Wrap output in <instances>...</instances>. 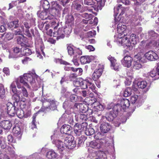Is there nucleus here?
I'll return each instance as SVG.
<instances>
[{
  "label": "nucleus",
  "instance_id": "obj_17",
  "mask_svg": "<svg viewBox=\"0 0 159 159\" xmlns=\"http://www.w3.org/2000/svg\"><path fill=\"white\" fill-rule=\"evenodd\" d=\"M93 3H94L92 5V7L95 10H101L104 6V0H95V1H93Z\"/></svg>",
  "mask_w": 159,
  "mask_h": 159
},
{
  "label": "nucleus",
  "instance_id": "obj_41",
  "mask_svg": "<svg viewBox=\"0 0 159 159\" xmlns=\"http://www.w3.org/2000/svg\"><path fill=\"white\" fill-rule=\"evenodd\" d=\"M24 32V28L23 25H21L19 29L16 30L15 32V34L16 35H22L23 32Z\"/></svg>",
  "mask_w": 159,
  "mask_h": 159
},
{
  "label": "nucleus",
  "instance_id": "obj_8",
  "mask_svg": "<svg viewBox=\"0 0 159 159\" xmlns=\"http://www.w3.org/2000/svg\"><path fill=\"white\" fill-rule=\"evenodd\" d=\"M64 143L66 147L70 149H73L76 146L74 137L71 135H69L65 137Z\"/></svg>",
  "mask_w": 159,
  "mask_h": 159
},
{
  "label": "nucleus",
  "instance_id": "obj_21",
  "mask_svg": "<svg viewBox=\"0 0 159 159\" xmlns=\"http://www.w3.org/2000/svg\"><path fill=\"white\" fill-rule=\"evenodd\" d=\"M72 128L68 125H63L61 128V132L62 133L70 135Z\"/></svg>",
  "mask_w": 159,
  "mask_h": 159
},
{
  "label": "nucleus",
  "instance_id": "obj_35",
  "mask_svg": "<svg viewBox=\"0 0 159 159\" xmlns=\"http://www.w3.org/2000/svg\"><path fill=\"white\" fill-rule=\"evenodd\" d=\"M67 49L68 53L70 56H71L72 55L75 54V53H76V52H77L78 51L77 50L79 49V48H78L76 50H74L73 48L70 46H68Z\"/></svg>",
  "mask_w": 159,
  "mask_h": 159
},
{
  "label": "nucleus",
  "instance_id": "obj_18",
  "mask_svg": "<svg viewBox=\"0 0 159 159\" xmlns=\"http://www.w3.org/2000/svg\"><path fill=\"white\" fill-rule=\"evenodd\" d=\"M127 27L126 26L124 25H122L121 23H120L117 25V30L118 33L119 34L118 35H120V36L121 35L123 36L124 34H127L126 32L127 30H126Z\"/></svg>",
  "mask_w": 159,
  "mask_h": 159
},
{
  "label": "nucleus",
  "instance_id": "obj_61",
  "mask_svg": "<svg viewBox=\"0 0 159 159\" xmlns=\"http://www.w3.org/2000/svg\"><path fill=\"white\" fill-rule=\"evenodd\" d=\"M75 7L77 10L80 11V12L82 11L81 9L82 7L80 4L76 3L75 5Z\"/></svg>",
  "mask_w": 159,
  "mask_h": 159
},
{
  "label": "nucleus",
  "instance_id": "obj_20",
  "mask_svg": "<svg viewBox=\"0 0 159 159\" xmlns=\"http://www.w3.org/2000/svg\"><path fill=\"white\" fill-rule=\"evenodd\" d=\"M77 52L76 53L73 54L74 56L72 60V61L73 62L74 65L75 66H78L79 64L78 63V59L79 58L80 56L82 54V52L79 49L77 50Z\"/></svg>",
  "mask_w": 159,
  "mask_h": 159
},
{
  "label": "nucleus",
  "instance_id": "obj_24",
  "mask_svg": "<svg viewBox=\"0 0 159 159\" xmlns=\"http://www.w3.org/2000/svg\"><path fill=\"white\" fill-rule=\"evenodd\" d=\"M0 126L5 129H8L11 128V124L9 120H4L0 123Z\"/></svg>",
  "mask_w": 159,
  "mask_h": 159
},
{
  "label": "nucleus",
  "instance_id": "obj_44",
  "mask_svg": "<svg viewBox=\"0 0 159 159\" xmlns=\"http://www.w3.org/2000/svg\"><path fill=\"white\" fill-rule=\"evenodd\" d=\"M49 24L51 27L54 28V30L57 27L59 26V24L57 21H50L49 22Z\"/></svg>",
  "mask_w": 159,
  "mask_h": 159
},
{
  "label": "nucleus",
  "instance_id": "obj_25",
  "mask_svg": "<svg viewBox=\"0 0 159 159\" xmlns=\"http://www.w3.org/2000/svg\"><path fill=\"white\" fill-rule=\"evenodd\" d=\"M93 58L92 56H83L81 57L80 61L81 63L83 64H85L89 63L91 61Z\"/></svg>",
  "mask_w": 159,
  "mask_h": 159
},
{
  "label": "nucleus",
  "instance_id": "obj_56",
  "mask_svg": "<svg viewBox=\"0 0 159 159\" xmlns=\"http://www.w3.org/2000/svg\"><path fill=\"white\" fill-rule=\"evenodd\" d=\"M13 35L10 33H7L5 35V38L6 39L9 40L13 39Z\"/></svg>",
  "mask_w": 159,
  "mask_h": 159
},
{
  "label": "nucleus",
  "instance_id": "obj_64",
  "mask_svg": "<svg viewBox=\"0 0 159 159\" xmlns=\"http://www.w3.org/2000/svg\"><path fill=\"white\" fill-rule=\"evenodd\" d=\"M26 159H39L38 157V154L34 153V154L29 157V158Z\"/></svg>",
  "mask_w": 159,
  "mask_h": 159
},
{
  "label": "nucleus",
  "instance_id": "obj_45",
  "mask_svg": "<svg viewBox=\"0 0 159 159\" xmlns=\"http://www.w3.org/2000/svg\"><path fill=\"white\" fill-rule=\"evenodd\" d=\"M14 94L12 96V99L16 102H18L20 101H21V98L17 93H14Z\"/></svg>",
  "mask_w": 159,
  "mask_h": 159
},
{
  "label": "nucleus",
  "instance_id": "obj_1",
  "mask_svg": "<svg viewBox=\"0 0 159 159\" xmlns=\"http://www.w3.org/2000/svg\"><path fill=\"white\" fill-rule=\"evenodd\" d=\"M38 77V76L35 73L32 72L24 74L23 75L20 76L12 83L10 88L13 93H16L18 90H17L16 85L18 89L21 88V84L28 88L29 87V83L31 85L34 86L35 82V78L37 79Z\"/></svg>",
  "mask_w": 159,
  "mask_h": 159
},
{
  "label": "nucleus",
  "instance_id": "obj_31",
  "mask_svg": "<svg viewBox=\"0 0 159 159\" xmlns=\"http://www.w3.org/2000/svg\"><path fill=\"white\" fill-rule=\"evenodd\" d=\"M41 3L42 5L44 10L48 11L50 5L49 2L47 0H42L41 1Z\"/></svg>",
  "mask_w": 159,
  "mask_h": 159
},
{
  "label": "nucleus",
  "instance_id": "obj_14",
  "mask_svg": "<svg viewBox=\"0 0 159 159\" xmlns=\"http://www.w3.org/2000/svg\"><path fill=\"white\" fill-rule=\"evenodd\" d=\"M24 25L26 29H24L25 34L29 37H32V35H34V30L33 29H30V32L29 29L31 27V25L29 23L25 22L24 23Z\"/></svg>",
  "mask_w": 159,
  "mask_h": 159
},
{
  "label": "nucleus",
  "instance_id": "obj_32",
  "mask_svg": "<svg viewBox=\"0 0 159 159\" xmlns=\"http://www.w3.org/2000/svg\"><path fill=\"white\" fill-rule=\"evenodd\" d=\"M90 146L93 148L99 149L101 148L100 144H99L98 141H93L90 143Z\"/></svg>",
  "mask_w": 159,
  "mask_h": 159
},
{
  "label": "nucleus",
  "instance_id": "obj_43",
  "mask_svg": "<svg viewBox=\"0 0 159 159\" xmlns=\"http://www.w3.org/2000/svg\"><path fill=\"white\" fill-rule=\"evenodd\" d=\"M130 101L133 104L137 103L138 101V96L136 95L132 96L130 98Z\"/></svg>",
  "mask_w": 159,
  "mask_h": 159
},
{
  "label": "nucleus",
  "instance_id": "obj_48",
  "mask_svg": "<svg viewBox=\"0 0 159 159\" xmlns=\"http://www.w3.org/2000/svg\"><path fill=\"white\" fill-rule=\"evenodd\" d=\"M88 87H89L93 92L94 93L96 92V91L95 90V85L89 81H88Z\"/></svg>",
  "mask_w": 159,
  "mask_h": 159
},
{
  "label": "nucleus",
  "instance_id": "obj_30",
  "mask_svg": "<svg viewBox=\"0 0 159 159\" xmlns=\"http://www.w3.org/2000/svg\"><path fill=\"white\" fill-rule=\"evenodd\" d=\"M74 132L77 136H80L82 134L83 130L80 128L79 124L76 123L74 126Z\"/></svg>",
  "mask_w": 159,
  "mask_h": 159
},
{
  "label": "nucleus",
  "instance_id": "obj_22",
  "mask_svg": "<svg viewBox=\"0 0 159 159\" xmlns=\"http://www.w3.org/2000/svg\"><path fill=\"white\" fill-rule=\"evenodd\" d=\"M19 20H16L8 23L7 25L8 28L11 30H13L14 29L19 27Z\"/></svg>",
  "mask_w": 159,
  "mask_h": 159
},
{
  "label": "nucleus",
  "instance_id": "obj_19",
  "mask_svg": "<svg viewBox=\"0 0 159 159\" xmlns=\"http://www.w3.org/2000/svg\"><path fill=\"white\" fill-rule=\"evenodd\" d=\"M17 42L18 44L20 45L21 47H25L28 41L27 38L23 35L17 37Z\"/></svg>",
  "mask_w": 159,
  "mask_h": 159
},
{
  "label": "nucleus",
  "instance_id": "obj_3",
  "mask_svg": "<svg viewBox=\"0 0 159 159\" xmlns=\"http://www.w3.org/2000/svg\"><path fill=\"white\" fill-rule=\"evenodd\" d=\"M115 40L118 43L121 44L124 47H129L131 45V43L128 36L127 34H124L123 36L120 35L115 36Z\"/></svg>",
  "mask_w": 159,
  "mask_h": 159
},
{
  "label": "nucleus",
  "instance_id": "obj_53",
  "mask_svg": "<svg viewBox=\"0 0 159 159\" xmlns=\"http://www.w3.org/2000/svg\"><path fill=\"white\" fill-rule=\"evenodd\" d=\"M56 62L59 63L61 64H63L65 65H69L70 64L69 63L61 59H57L56 60Z\"/></svg>",
  "mask_w": 159,
  "mask_h": 159
},
{
  "label": "nucleus",
  "instance_id": "obj_42",
  "mask_svg": "<svg viewBox=\"0 0 159 159\" xmlns=\"http://www.w3.org/2000/svg\"><path fill=\"white\" fill-rule=\"evenodd\" d=\"M38 113V112L34 114L32 117L33 120L31 123V127L33 129H36V125L35 124V122H36L35 119Z\"/></svg>",
  "mask_w": 159,
  "mask_h": 159
},
{
  "label": "nucleus",
  "instance_id": "obj_26",
  "mask_svg": "<svg viewBox=\"0 0 159 159\" xmlns=\"http://www.w3.org/2000/svg\"><path fill=\"white\" fill-rule=\"evenodd\" d=\"M150 75L152 77H155V79L159 78V68L158 67L152 70L150 73Z\"/></svg>",
  "mask_w": 159,
  "mask_h": 159
},
{
  "label": "nucleus",
  "instance_id": "obj_7",
  "mask_svg": "<svg viewBox=\"0 0 159 159\" xmlns=\"http://www.w3.org/2000/svg\"><path fill=\"white\" fill-rule=\"evenodd\" d=\"M129 101L128 99L124 98L121 100L120 104H118L114 106V109L119 112L124 111L125 110L129 107Z\"/></svg>",
  "mask_w": 159,
  "mask_h": 159
},
{
  "label": "nucleus",
  "instance_id": "obj_58",
  "mask_svg": "<svg viewBox=\"0 0 159 159\" xmlns=\"http://www.w3.org/2000/svg\"><path fill=\"white\" fill-rule=\"evenodd\" d=\"M102 68H100L96 69L94 73H95L98 75V76L100 77L102 74Z\"/></svg>",
  "mask_w": 159,
  "mask_h": 159
},
{
  "label": "nucleus",
  "instance_id": "obj_34",
  "mask_svg": "<svg viewBox=\"0 0 159 159\" xmlns=\"http://www.w3.org/2000/svg\"><path fill=\"white\" fill-rule=\"evenodd\" d=\"M13 51L14 52V55H11L10 54L9 55V58H16L18 57V56H16V54L19 53L21 51V49L18 47H15L13 49Z\"/></svg>",
  "mask_w": 159,
  "mask_h": 159
},
{
  "label": "nucleus",
  "instance_id": "obj_59",
  "mask_svg": "<svg viewBox=\"0 0 159 159\" xmlns=\"http://www.w3.org/2000/svg\"><path fill=\"white\" fill-rule=\"evenodd\" d=\"M84 103H75L74 106V108H77V109H80V107H81V108L82 110H83L82 109V107H84ZM84 110V109H83Z\"/></svg>",
  "mask_w": 159,
  "mask_h": 159
},
{
  "label": "nucleus",
  "instance_id": "obj_28",
  "mask_svg": "<svg viewBox=\"0 0 159 159\" xmlns=\"http://www.w3.org/2000/svg\"><path fill=\"white\" fill-rule=\"evenodd\" d=\"M48 11L44 10L41 12L38 11L37 14L38 16L42 20L47 19V15H48Z\"/></svg>",
  "mask_w": 159,
  "mask_h": 159
},
{
  "label": "nucleus",
  "instance_id": "obj_49",
  "mask_svg": "<svg viewBox=\"0 0 159 159\" xmlns=\"http://www.w3.org/2000/svg\"><path fill=\"white\" fill-rule=\"evenodd\" d=\"M23 50V54H25V55H30L31 54V50L27 48H23V49H22L21 50Z\"/></svg>",
  "mask_w": 159,
  "mask_h": 159
},
{
  "label": "nucleus",
  "instance_id": "obj_51",
  "mask_svg": "<svg viewBox=\"0 0 159 159\" xmlns=\"http://www.w3.org/2000/svg\"><path fill=\"white\" fill-rule=\"evenodd\" d=\"M152 44L153 46L159 47V36L157 37L156 41H152L150 42V44Z\"/></svg>",
  "mask_w": 159,
  "mask_h": 159
},
{
  "label": "nucleus",
  "instance_id": "obj_57",
  "mask_svg": "<svg viewBox=\"0 0 159 159\" xmlns=\"http://www.w3.org/2000/svg\"><path fill=\"white\" fill-rule=\"evenodd\" d=\"M83 17L86 19H91L93 16L91 14H88L87 13H85L82 15Z\"/></svg>",
  "mask_w": 159,
  "mask_h": 159
},
{
  "label": "nucleus",
  "instance_id": "obj_46",
  "mask_svg": "<svg viewBox=\"0 0 159 159\" xmlns=\"http://www.w3.org/2000/svg\"><path fill=\"white\" fill-rule=\"evenodd\" d=\"M88 80L83 81V79H81V82L80 87L82 89H85L88 88Z\"/></svg>",
  "mask_w": 159,
  "mask_h": 159
},
{
  "label": "nucleus",
  "instance_id": "obj_37",
  "mask_svg": "<svg viewBox=\"0 0 159 159\" xmlns=\"http://www.w3.org/2000/svg\"><path fill=\"white\" fill-rule=\"evenodd\" d=\"M147 83L146 81H139L137 83V86L141 89H144L147 85Z\"/></svg>",
  "mask_w": 159,
  "mask_h": 159
},
{
  "label": "nucleus",
  "instance_id": "obj_63",
  "mask_svg": "<svg viewBox=\"0 0 159 159\" xmlns=\"http://www.w3.org/2000/svg\"><path fill=\"white\" fill-rule=\"evenodd\" d=\"M93 0H84V4L88 5H92L94 3Z\"/></svg>",
  "mask_w": 159,
  "mask_h": 159
},
{
  "label": "nucleus",
  "instance_id": "obj_36",
  "mask_svg": "<svg viewBox=\"0 0 159 159\" xmlns=\"http://www.w3.org/2000/svg\"><path fill=\"white\" fill-rule=\"evenodd\" d=\"M12 132L15 136H17L20 135L21 136V130L18 126L14 127L12 129Z\"/></svg>",
  "mask_w": 159,
  "mask_h": 159
},
{
  "label": "nucleus",
  "instance_id": "obj_52",
  "mask_svg": "<svg viewBox=\"0 0 159 159\" xmlns=\"http://www.w3.org/2000/svg\"><path fill=\"white\" fill-rule=\"evenodd\" d=\"M81 82V78H78L76 79L74 82V85L76 87H80Z\"/></svg>",
  "mask_w": 159,
  "mask_h": 159
},
{
  "label": "nucleus",
  "instance_id": "obj_27",
  "mask_svg": "<svg viewBox=\"0 0 159 159\" xmlns=\"http://www.w3.org/2000/svg\"><path fill=\"white\" fill-rule=\"evenodd\" d=\"M131 44L135 45L137 43L138 39L137 36L134 34H132L130 35H128Z\"/></svg>",
  "mask_w": 159,
  "mask_h": 159
},
{
  "label": "nucleus",
  "instance_id": "obj_5",
  "mask_svg": "<svg viewBox=\"0 0 159 159\" xmlns=\"http://www.w3.org/2000/svg\"><path fill=\"white\" fill-rule=\"evenodd\" d=\"M57 138H59V135L57 132L51 136L52 143L55 145L59 152H61L66 147L62 141L57 139Z\"/></svg>",
  "mask_w": 159,
  "mask_h": 159
},
{
  "label": "nucleus",
  "instance_id": "obj_11",
  "mask_svg": "<svg viewBox=\"0 0 159 159\" xmlns=\"http://www.w3.org/2000/svg\"><path fill=\"white\" fill-rule=\"evenodd\" d=\"M19 89L16 93H17L21 98V102H23V105L24 106L26 101V99L24 97H28V93L26 89L22 86L21 88Z\"/></svg>",
  "mask_w": 159,
  "mask_h": 159
},
{
  "label": "nucleus",
  "instance_id": "obj_33",
  "mask_svg": "<svg viewBox=\"0 0 159 159\" xmlns=\"http://www.w3.org/2000/svg\"><path fill=\"white\" fill-rule=\"evenodd\" d=\"M57 154L53 151L51 150L48 152L47 153V157L49 159H54L56 158Z\"/></svg>",
  "mask_w": 159,
  "mask_h": 159
},
{
  "label": "nucleus",
  "instance_id": "obj_29",
  "mask_svg": "<svg viewBox=\"0 0 159 159\" xmlns=\"http://www.w3.org/2000/svg\"><path fill=\"white\" fill-rule=\"evenodd\" d=\"M69 95V98L71 102H74L78 101V98L77 95L74 94H70L69 92H66L65 94V96L67 98H68Z\"/></svg>",
  "mask_w": 159,
  "mask_h": 159
},
{
  "label": "nucleus",
  "instance_id": "obj_54",
  "mask_svg": "<svg viewBox=\"0 0 159 159\" xmlns=\"http://www.w3.org/2000/svg\"><path fill=\"white\" fill-rule=\"evenodd\" d=\"M63 107L64 108L66 109H67V107H69L70 108L72 107L71 104L70 103L68 102L67 101H65L63 103Z\"/></svg>",
  "mask_w": 159,
  "mask_h": 159
},
{
  "label": "nucleus",
  "instance_id": "obj_9",
  "mask_svg": "<svg viewBox=\"0 0 159 159\" xmlns=\"http://www.w3.org/2000/svg\"><path fill=\"white\" fill-rule=\"evenodd\" d=\"M105 121L101 118L99 123L100 124V129L102 133H107L111 128V125L109 123L106 122Z\"/></svg>",
  "mask_w": 159,
  "mask_h": 159
},
{
  "label": "nucleus",
  "instance_id": "obj_50",
  "mask_svg": "<svg viewBox=\"0 0 159 159\" xmlns=\"http://www.w3.org/2000/svg\"><path fill=\"white\" fill-rule=\"evenodd\" d=\"M94 133V130L92 128H90L87 130L85 131V134L88 136H90L93 134Z\"/></svg>",
  "mask_w": 159,
  "mask_h": 159
},
{
  "label": "nucleus",
  "instance_id": "obj_16",
  "mask_svg": "<svg viewBox=\"0 0 159 159\" xmlns=\"http://www.w3.org/2000/svg\"><path fill=\"white\" fill-rule=\"evenodd\" d=\"M132 58L130 56H127L124 57V59L121 60L122 65L125 67H129L131 66Z\"/></svg>",
  "mask_w": 159,
  "mask_h": 159
},
{
  "label": "nucleus",
  "instance_id": "obj_23",
  "mask_svg": "<svg viewBox=\"0 0 159 159\" xmlns=\"http://www.w3.org/2000/svg\"><path fill=\"white\" fill-rule=\"evenodd\" d=\"M128 8H124L122 7L121 5L119 4L117 7L114 8V12L115 13L118 14L120 12V15H122L124 14L126 9H128Z\"/></svg>",
  "mask_w": 159,
  "mask_h": 159
},
{
  "label": "nucleus",
  "instance_id": "obj_47",
  "mask_svg": "<svg viewBox=\"0 0 159 159\" xmlns=\"http://www.w3.org/2000/svg\"><path fill=\"white\" fill-rule=\"evenodd\" d=\"M5 90L4 86L1 84H0V97L1 98L5 96Z\"/></svg>",
  "mask_w": 159,
  "mask_h": 159
},
{
  "label": "nucleus",
  "instance_id": "obj_62",
  "mask_svg": "<svg viewBox=\"0 0 159 159\" xmlns=\"http://www.w3.org/2000/svg\"><path fill=\"white\" fill-rule=\"evenodd\" d=\"M117 2H121L123 4L126 5H128L130 3V2L129 0H117Z\"/></svg>",
  "mask_w": 159,
  "mask_h": 159
},
{
  "label": "nucleus",
  "instance_id": "obj_15",
  "mask_svg": "<svg viewBox=\"0 0 159 159\" xmlns=\"http://www.w3.org/2000/svg\"><path fill=\"white\" fill-rule=\"evenodd\" d=\"M147 59L150 61L157 60L158 58L157 54L152 51H149L145 53Z\"/></svg>",
  "mask_w": 159,
  "mask_h": 159
},
{
  "label": "nucleus",
  "instance_id": "obj_39",
  "mask_svg": "<svg viewBox=\"0 0 159 159\" xmlns=\"http://www.w3.org/2000/svg\"><path fill=\"white\" fill-rule=\"evenodd\" d=\"M132 93V89L130 88H127L123 92V95L126 97L129 96Z\"/></svg>",
  "mask_w": 159,
  "mask_h": 159
},
{
  "label": "nucleus",
  "instance_id": "obj_55",
  "mask_svg": "<svg viewBox=\"0 0 159 159\" xmlns=\"http://www.w3.org/2000/svg\"><path fill=\"white\" fill-rule=\"evenodd\" d=\"M99 143L100 144L101 147V146L106 143L107 141L105 139V138L104 136H102V138H101L99 140H98Z\"/></svg>",
  "mask_w": 159,
  "mask_h": 159
},
{
  "label": "nucleus",
  "instance_id": "obj_38",
  "mask_svg": "<svg viewBox=\"0 0 159 159\" xmlns=\"http://www.w3.org/2000/svg\"><path fill=\"white\" fill-rule=\"evenodd\" d=\"M16 114L17 116L20 118L21 119L24 117L25 114L24 111L21 109H18L17 108Z\"/></svg>",
  "mask_w": 159,
  "mask_h": 159
},
{
  "label": "nucleus",
  "instance_id": "obj_40",
  "mask_svg": "<svg viewBox=\"0 0 159 159\" xmlns=\"http://www.w3.org/2000/svg\"><path fill=\"white\" fill-rule=\"evenodd\" d=\"M138 61H135L133 63V68L134 70H139L142 67V66L140 63Z\"/></svg>",
  "mask_w": 159,
  "mask_h": 159
},
{
  "label": "nucleus",
  "instance_id": "obj_10",
  "mask_svg": "<svg viewBox=\"0 0 159 159\" xmlns=\"http://www.w3.org/2000/svg\"><path fill=\"white\" fill-rule=\"evenodd\" d=\"M118 112L116 110H114L113 107L112 110L110 111L109 113L107 114L106 116H103L102 118L105 120H107L110 122L112 121L117 116Z\"/></svg>",
  "mask_w": 159,
  "mask_h": 159
},
{
  "label": "nucleus",
  "instance_id": "obj_4",
  "mask_svg": "<svg viewBox=\"0 0 159 159\" xmlns=\"http://www.w3.org/2000/svg\"><path fill=\"white\" fill-rule=\"evenodd\" d=\"M58 102L54 100L48 99L44 102L41 110L43 112H46L51 110H54L57 108V105Z\"/></svg>",
  "mask_w": 159,
  "mask_h": 159
},
{
  "label": "nucleus",
  "instance_id": "obj_2",
  "mask_svg": "<svg viewBox=\"0 0 159 159\" xmlns=\"http://www.w3.org/2000/svg\"><path fill=\"white\" fill-rule=\"evenodd\" d=\"M145 42L144 41H142L140 46L139 47L140 52L142 53V54H141L139 53L134 56V60L138 61L139 62H141V63H144L147 61L145 54L144 55L143 53L146 51L147 49L148 48L149 45L147 44H146L145 46Z\"/></svg>",
  "mask_w": 159,
  "mask_h": 159
},
{
  "label": "nucleus",
  "instance_id": "obj_6",
  "mask_svg": "<svg viewBox=\"0 0 159 159\" xmlns=\"http://www.w3.org/2000/svg\"><path fill=\"white\" fill-rule=\"evenodd\" d=\"M69 28H64L62 26L59 28L57 31H55L53 32V36L57 37V40L63 39L64 37V34H68L70 33L71 30H69Z\"/></svg>",
  "mask_w": 159,
  "mask_h": 159
},
{
  "label": "nucleus",
  "instance_id": "obj_13",
  "mask_svg": "<svg viewBox=\"0 0 159 159\" xmlns=\"http://www.w3.org/2000/svg\"><path fill=\"white\" fill-rule=\"evenodd\" d=\"M108 59L111 63V68L116 71H118L120 68V65L116 62V60L114 57L111 56L108 57Z\"/></svg>",
  "mask_w": 159,
  "mask_h": 159
},
{
  "label": "nucleus",
  "instance_id": "obj_12",
  "mask_svg": "<svg viewBox=\"0 0 159 159\" xmlns=\"http://www.w3.org/2000/svg\"><path fill=\"white\" fill-rule=\"evenodd\" d=\"M7 113L11 116H14L16 114L17 108L10 102L7 104Z\"/></svg>",
  "mask_w": 159,
  "mask_h": 159
},
{
  "label": "nucleus",
  "instance_id": "obj_60",
  "mask_svg": "<svg viewBox=\"0 0 159 159\" xmlns=\"http://www.w3.org/2000/svg\"><path fill=\"white\" fill-rule=\"evenodd\" d=\"M87 125V124L86 122L82 123L80 125L79 124L80 128L83 131L86 129Z\"/></svg>",
  "mask_w": 159,
  "mask_h": 159
}]
</instances>
